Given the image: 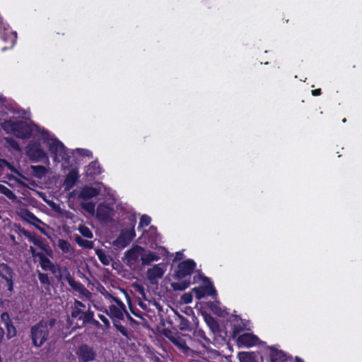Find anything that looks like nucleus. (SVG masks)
Instances as JSON below:
<instances>
[{
	"label": "nucleus",
	"mask_w": 362,
	"mask_h": 362,
	"mask_svg": "<svg viewBox=\"0 0 362 362\" xmlns=\"http://www.w3.org/2000/svg\"><path fill=\"white\" fill-rule=\"evenodd\" d=\"M56 319L49 318L48 320H41L30 327V337L33 346L41 347L49 339V329L56 324Z\"/></svg>",
	"instance_id": "nucleus-1"
},
{
	"label": "nucleus",
	"mask_w": 362,
	"mask_h": 362,
	"mask_svg": "<svg viewBox=\"0 0 362 362\" xmlns=\"http://www.w3.org/2000/svg\"><path fill=\"white\" fill-rule=\"evenodd\" d=\"M1 127L6 132H11L21 139H30L33 135L32 127L23 120H5Z\"/></svg>",
	"instance_id": "nucleus-2"
},
{
	"label": "nucleus",
	"mask_w": 362,
	"mask_h": 362,
	"mask_svg": "<svg viewBox=\"0 0 362 362\" xmlns=\"http://www.w3.org/2000/svg\"><path fill=\"white\" fill-rule=\"evenodd\" d=\"M109 315L112 320L114 327L124 337H128L129 332L127 329L120 322V320L124 319V313H127V310H123L121 308H118L115 305H111L109 306Z\"/></svg>",
	"instance_id": "nucleus-3"
},
{
	"label": "nucleus",
	"mask_w": 362,
	"mask_h": 362,
	"mask_svg": "<svg viewBox=\"0 0 362 362\" xmlns=\"http://www.w3.org/2000/svg\"><path fill=\"white\" fill-rule=\"evenodd\" d=\"M20 231L30 242L43 250V253L46 254L48 257H53L52 249L45 239L42 237H36L35 235L32 234L25 228H21Z\"/></svg>",
	"instance_id": "nucleus-4"
},
{
	"label": "nucleus",
	"mask_w": 362,
	"mask_h": 362,
	"mask_svg": "<svg viewBox=\"0 0 362 362\" xmlns=\"http://www.w3.org/2000/svg\"><path fill=\"white\" fill-rule=\"evenodd\" d=\"M196 263L193 259H187L180 262L177 267L173 277L177 280L190 276L196 268Z\"/></svg>",
	"instance_id": "nucleus-5"
},
{
	"label": "nucleus",
	"mask_w": 362,
	"mask_h": 362,
	"mask_svg": "<svg viewBox=\"0 0 362 362\" xmlns=\"http://www.w3.org/2000/svg\"><path fill=\"white\" fill-rule=\"evenodd\" d=\"M198 277L199 279H202L204 282H209V284L193 288L196 298L200 300L206 296H216L217 295L216 290L212 283L209 281V279L205 276L202 273H199Z\"/></svg>",
	"instance_id": "nucleus-6"
},
{
	"label": "nucleus",
	"mask_w": 362,
	"mask_h": 362,
	"mask_svg": "<svg viewBox=\"0 0 362 362\" xmlns=\"http://www.w3.org/2000/svg\"><path fill=\"white\" fill-rule=\"evenodd\" d=\"M48 149L51 154L54 156V160L58 157L62 160H68L69 156L66 152V148L64 144L57 138L52 139L48 143Z\"/></svg>",
	"instance_id": "nucleus-7"
},
{
	"label": "nucleus",
	"mask_w": 362,
	"mask_h": 362,
	"mask_svg": "<svg viewBox=\"0 0 362 362\" xmlns=\"http://www.w3.org/2000/svg\"><path fill=\"white\" fill-rule=\"evenodd\" d=\"M26 154L33 161H40L47 158L40 142L31 141L26 146Z\"/></svg>",
	"instance_id": "nucleus-8"
},
{
	"label": "nucleus",
	"mask_w": 362,
	"mask_h": 362,
	"mask_svg": "<svg viewBox=\"0 0 362 362\" xmlns=\"http://www.w3.org/2000/svg\"><path fill=\"white\" fill-rule=\"evenodd\" d=\"M76 354L81 362H90L95 360L97 354L92 346L86 344L80 345L76 351Z\"/></svg>",
	"instance_id": "nucleus-9"
},
{
	"label": "nucleus",
	"mask_w": 362,
	"mask_h": 362,
	"mask_svg": "<svg viewBox=\"0 0 362 362\" xmlns=\"http://www.w3.org/2000/svg\"><path fill=\"white\" fill-rule=\"evenodd\" d=\"M145 252V249L141 246L136 245L125 252V257L127 261L128 264H136L139 258L141 259V256L143 255V252Z\"/></svg>",
	"instance_id": "nucleus-10"
},
{
	"label": "nucleus",
	"mask_w": 362,
	"mask_h": 362,
	"mask_svg": "<svg viewBox=\"0 0 362 362\" xmlns=\"http://www.w3.org/2000/svg\"><path fill=\"white\" fill-rule=\"evenodd\" d=\"M165 273V269L160 264H155L151 268L148 269L146 272L147 279L151 284L157 282L158 279H161Z\"/></svg>",
	"instance_id": "nucleus-11"
},
{
	"label": "nucleus",
	"mask_w": 362,
	"mask_h": 362,
	"mask_svg": "<svg viewBox=\"0 0 362 362\" xmlns=\"http://www.w3.org/2000/svg\"><path fill=\"white\" fill-rule=\"evenodd\" d=\"M1 40L7 43V46L2 48V50H6L8 49L12 48L16 42L17 40V33L15 31H11L9 29L4 28V31L1 33Z\"/></svg>",
	"instance_id": "nucleus-12"
},
{
	"label": "nucleus",
	"mask_w": 362,
	"mask_h": 362,
	"mask_svg": "<svg viewBox=\"0 0 362 362\" xmlns=\"http://www.w3.org/2000/svg\"><path fill=\"white\" fill-rule=\"evenodd\" d=\"M79 174L77 169H71L66 175V178L64 181L63 186L66 191H69L72 189L75 185L78 182Z\"/></svg>",
	"instance_id": "nucleus-13"
},
{
	"label": "nucleus",
	"mask_w": 362,
	"mask_h": 362,
	"mask_svg": "<svg viewBox=\"0 0 362 362\" xmlns=\"http://www.w3.org/2000/svg\"><path fill=\"white\" fill-rule=\"evenodd\" d=\"M258 340L259 338L251 333H244L238 337V343L247 347L256 345Z\"/></svg>",
	"instance_id": "nucleus-14"
},
{
	"label": "nucleus",
	"mask_w": 362,
	"mask_h": 362,
	"mask_svg": "<svg viewBox=\"0 0 362 362\" xmlns=\"http://www.w3.org/2000/svg\"><path fill=\"white\" fill-rule=\"evenodd\" d=\"M49 257L46 254L42 253L38 258L39 264L43 271H49L54 274L57 272V268Z\"/></svg>",
	"instance_id": "nucleus-15"
},
{
	"label": "nucleus",
	"mask_w": 362,
	"mask_h": 362,
	"mask_svg": "<svg viewBox=\"0 0 362 362\" xmlns=\"http://www.w3.org/2000/svg\"><path fill=\"white\" fill-rule=\"evenodd\" d=\"M100 193L99 189L91 186H84L79 192L78 197L83 199H89L97 197Z\"/></svg>",
	"instance_id": "nucleus-16"
},
{
	"label": "nucleus",
	"mask_w": 362,
	"mask_h": 362,
	"mask_svg": "<svg viewBox=\"0 0 362 362\" xmlns=\"http://www.w3.org/2000/svg\"><path fill=\"white\" fill-rule=\"evenodd\" d=\"M96 217L102 221H109L111 218V209L105 205H99L96 211Z\"/></svg>",
	"instance_id": "nucleus-17"
},
{
	"label": "nucleus",
	"mask_w": 362,
	"mask_h": 362,
	"mask_svg": "<svg viewBox=\"0 0 362 362\" xmlns=\"http://www.w3.org/2000/svg\"><path fill=\"white\" fill-rule=\"evenodd\" d=\"M270 358L272 362H288L291 360L284 351L273 348L271 349Z\"/></svg>",
	"instance_id": "nucleus-18"
},
{
	"label": "nucleus",
	"mask_w": 362,
	"mask_h": 362,
	"mask_svg": "<svg viewBox=\"0 0 362 362\" xmlns=\"http://www.w3.org/2000/svg\"><path fill=\"white\" fill-rule=\"evenodd\" d=\"M193 338L197 341L202 347H206V345L211 344V340L206 336L205 332L201 329H197L193 332Z\"/></svg>",
	"instance_id": "nucleus-19"
},
{
	"label": "nucleus",
	"mask_w": 362,
	"mask_h": 362,
	"mask_svg": "<svg viewBox=\"0 0 362 362\" xmlns=\"http://www.w3.org/2000/svg\"><path fill=\"white\" fill-rule=\"evenodd\" d=\"M204 321L206 325L209 326L210 329L214 333H217L220 330V326L216 320L209 314H206L204 315Z\"/></svg>",
	"instance_id": "nucleus-20"
},
{
	"label": "nucleus",
	"mask_w": 362,
	"mask_h": 362,
	"mask_svg": "<svg viewBox=\"0 0 362 362\" xmlns=\"http://www.w3.org/2000/svg\"><path fill=\"white\" fill-rule=\"evenodd\" d=\"M160 257L155 252L148 251L147 253H143L141 256V261L143 265H149L152 262L159 260Z\"/></svg>",
	"instance_id": "nucleus-21"
},
{
	"label": "nucleus",
	"mask_w": 362,
	"mask_h": 362,
	"mask_svg": "<svg viewBox=\"0 0 362 362\" xmlns=\"http://www.w3.org/2000/svg\"><path fill=\"white\" fill-rule=\"evenodd\" d=\"M238 357L240 362H257V355L254 352H239Z\"/></svg>",
	"instance_id": "nucleus-22"
},
{
	"label": "nucleus",
	"mask_w": 362,
	"mask_h": 362,
	"mask_svg": "<svg viewBox=\"0 0 362 362\" xmlns=\"http://www.w3.org/2000/svg\"><path fill=\"white\" fill-rule=\"evenodd\" d=\"M170 341L177 347L182 351L183 353L187 354L189 351V348L187 346L185 341L180 337H170L169 338Z\"/></svg>",
	"instance_id": "nucleus-23"
},
{
	"label": "nucleus",
	"mask_w": 362,
	"mask_h": 362,
	"mask_svg": "<svg viewBox=\"0 0 362 362\" xmlns=\"http://www.w3.org/2000/svg\"><path fill=\"white\" fill-rule=\"evenodd\" d=\"M13 269L6 263L0 264V276L4 279H10L13 276Z\"/></svg>",
	"instance_id": "nucleus-24"
},
{
	"label": "nucleus",
	"mask_w": 362,
	"mask_h": 362,
	"mask_svg": "<svg viewBox=\"0 0 362 362\" xmlns=\"http://www.w3.org/2000/svg\"><path fill=\"white\" fill-rule=\"evenodd\" d=\"M132 240V235L130 238H127V234L121 233L115 241V245L121 247H127Z\"/></svg>",
	"instance_id": "nucleus-25"
},
{
	"label": "nucleus",
	"mask_w": 362,
	"mask_h": 362,
	"mask_svg": "<svg viewBox=\"0 0 362 362\" xmlns=\"http://www.w3.org/2000/svg\"><path fill=\"white\" fill-rule=\"evenodd\" d=\"M66 281L69 285L74 290L78 292H81L85 288L84 286L79 281H76L74 277L69 274L66 277Z\"/></svg>",
	"instance_id": "nucleus-26"
},
{
	"label": "nucleus",
	"mask_w": 362,
	"mask_h": 362,
	"mask_svg": "<svg viewBox=\"0 0 362 362\" xmlns=\"http://www.w3.org/2000/svg\"><path fill=\"white\" fill-rule=\"evenodd\" d=\"M37 277L40 284L44 286L46 291L50 290L51 281L47 274L37 272Z\"/></svg>",
	"instance_id": "nucleus-27"
},
{
	"label": "nucleus",
	"mask_w": 362,
	"mask_h": 362,
	"mask_svg": "<svg viewBox=\"0 0 362 362\" xmlns=\"http://www.w3.org/2000/svg\"><path fill=\"white\" fill-rule=\"evenodd\" d=\"M191 284L190 280H183L181 282H173L170 286L173 291H184Z\"/></svg>",
	"instance_id": "nucleus-28"
},
{
	"label": "nucleus",
	"mask_w": 362,
	"mask_h": 362,
	"mask_svg": "<svg viewBox=\"0 0 362 362\" xmlns=\"http://www.w3.org/2000/svg\"><path fill=\"white\" fill-rule=\"evenodd\" d=\"M95 254L100 262L104 265H108L110 262V258L107 256L103 249H96Z\"/></svg>",
	"instance_id": "nucleus-29"
},
{
	"label": "nucleus",
	"mask_w": 362,
	"mask_h": 362,
	"mask_svg": "<svg viewBox=\"0 0 362 362\" xmlns=\"http://www.w3.org/2000/svg\"><path fill=\"white\" fill-rule=\"evenodd\" d=\"M203 348L204 349V354H206V358L210 359H216L221 356L219 351L211 348L210 345H206V347Z\"/></svg>",
	"instance_id": "nucleus-30"
},
{
	"label": "nucleus",
	"mask_w": 362,
	"mask_h": 362,
	"mask_svg": "<svg viewBox=\"0 0 362 362\" xmlns=\"http://www.w3.org/2000/svg\"><path fill=\"white\" fill-rule=\"evenodd\" d=\"M75 241L80 247L83 248L92 249L94 246L93 241L85 240L79 235L75 237Z\"/></svg>",
	"instance_id": "nucleus-31"
},
{
	"label": "nucleus",
	"mask_w": 362,
	"mask_h": 362,
	"mask_svg": "<svg viewBox=\"0 0 362 362\" xmlns=\"http://www.w3.org/2000/svg\"><path fill=\"white\" fill-rule=\"evenodd\" d=\"M58 247L64 253L73 252L70 243L67 240L59 239L58 240Z\"/></svg>",
	"instance_id": "nucleus-32"
},
{
	"label": "nucleus",
	"mask_w": 362,
	"mask_h": 362,
	"mask_svg": "<svg viewBox=\"0 0 362 362\" xmlns=\"http://www.w3.org/2000/svg\"><path fill=\"white\" fill-rule=\"evenodd\" d=\"M94 313L91 310L82 312L81 315L78 317V320H81L83 324L92 322L93 320Z\"/></svg>",
	"instance_id": "nucleus-33"
},
{
	"label": "nucleus",
	"mask_w": 362,
	"mask_h": 362,
	"mask_svg": "<svg viewBox=\"0 0 362 362\" xmlns=\"http://www.w3.org/2000/svg\"><path fill=\"white\" fill-rule=\"evenodd\" d=\"M0 194L5 195L11 200H14L16 198L15 193L12 190L1 184H0Z\"/></svg>",
	"instance_id": "nucleus-34"
},
{
	"label": "nucleus",
	"mask_w": 362,
	"mask_h": 362,
	"mask_svg": "<svg viewBox=\"0 0 362 362\" xmlns=\"http://www.w3.org/2000/svg\"><path fill=\"white\" fill-rule=\"evenodd\" d=\"M31 168L33 170V172L35 176H36L37 177H42L47 173V169L43 165H32Z\"/></svg>",
	"instance_id": "nucleus-35"
},
{
	"label": "nucleus",
	"mask_w": 362,
	"mask_h": 362,
	"mask_svg": "<svg viewBox=\"0 0 362 362\" xmlns=\"http://www.w3.org/2000/svg\"><path fill=\"white\" fill-rule=\"evenodd\" d=\"M179 325L178 327L180 330H188L189 327V320L182 315H178Z\"/></svg>",
	"instance_id": "nucleus-36"
},
{
	"label": "nucleus",
	"mask_w": 362,
	"mask_h": 362,
	"mask_svg": "<svg viewBox=\"0 0 362 362\" xmlns=\"http://www.w3.org/2000/svg\"><path fill=\"white\" fill-rule=\"evenodd\" d=\"M88 170L90 174L99 175L101 173V168L97 161H93L88 165Z\"/></svg>",
	"instance_id": "nucleus-37"
},
{
	"label": "nucleus",
	"mask_w": 362,
	"mask_h": 362,
	"mask_svg": "<svg viewBox=\"0 0 362 362\" xmlns=\"http://www.w3.org/2000/svg\"><path fill=\"white\" fill-rule=\"evenodd\" d=\"M80 233L85 238H92L93 235L90 228L86 226H81L78 228Z\"/></svg>",
	"instance_id": "nucleus-38"
},
{
	"label": "nucleus",
	"mask_w": 362,
	"mask_h": 362,
	"mask_svg": "<svg viewBox=\"0 0 362 362\" xmlns=\"http://www.w3.org/2000/svg\"><path fill=\"white\" fill-rule=\"evenodd\" d=\"M151 218L149 216H148L146 214L142 215L140 218V221L139 223L138 228L148 226L151 223Z\"/></svg>",
	"instance_id": "nucleus-39"
},
{
	"label": "nucleus",
	"mask_w": 362,
	"mask_h": 362,
	"mask_svg": "<svg viewBox=\"0 0 362 362\" xmlns=\"http://www.w3.org/2000/svg\"><path fill=\"white\" fill-rule=\"evenodd\" d=\"M81 207L86 211L90 214H93L95 211V204L93 202H88L86 203H82Z\"/></svg>",
	"instance_id": "nucleus-40"
},
{
	"label": "nucleus",
	"mask_w": 362,
	"mask_h": 362,
	"mask_svg": "<svg viewBox=\"0 0 362 362\" xmlns=\"http://www.w3.org/2000/svg\"><path fill=\"white\" fill-rule=\"evenodd\" d=\"M6 142L13 149H14L16 151L21 150V147H20L18 142L17 141H16L13 138H11V137L6 138Z\"/></svg>",
	"instance_id": "nucleus-41"
},
{
	"label": "nucleus",
	"mask_w": 362,
	"mask_h": 362,
	"mask_svg": "<svg viewBox=\"0 0 362 362\" xmlns=\"http://www.w3.org/2000/svg\"><path fill=\"white\" fill-rule=\"evenodd\" d=\"M5 326L6 327V330H7V337H8V338L10 339V338L13 337L14 336H16V329L14 327V325H13L12 322L11 323H8V324L5 325Z\"/></svg>",
	"instance_id": "nucleus-42"
},
{
	"label": "nucleus",
	"mask_w": 362,
	"mask_h": 362,
	"mask_svg": "<svg viewBox=\"0 0 362 362\" xmlns=\"http://www.w3.org/2000/svg\"><path fill=\"white\" fill-rule=\"evenodd\" d=\"M181 299L185 303L188 304L192 301L193 297L190 293H185L182 295Z\"/></svg>",
	"instance_id": "nucleus-43"
},
{
	"label": "nucleus",
	"mask_w": 362,
	"mask_h": 362,
	"mask_svg": "<svg viewBox=\"0 0 362 362\" xmlns=\"http://www.w3.org/2000/svg\"><path fill=\"white\" fill-rule=\"evenodd\" d=\"M1 320L4 323V325L11 323L12 322L9 314L6 312H4L1 315Z\"/></svg>",
	"instance_id": "nucleus-44"
},
{
	"label": "nucleus",
	"mask_w": 362,
	"mask_h": 362,
	"mask_svg": "<svg viewBox=\"0 0 362 362\" xmlns=\"http://www.w3.org/2000/svg\"><path fill=\"white\" fill-rule=\"evenodd\" d=\"M82 312L83 311L81 310V309L75 307L71 310V317L73 318H77V317L78 318L79 316L81 315Z\"/></svg>",
	"instance_id": "nucleus-45"
},
{
	"label": "nucleus",
	"mask_w": 362,
	"mask_h": 362,
	"mask_svg": "<svg viewBox=\"0 0 362 362\" xmlns=\"http://www.w3.org/2000/svg\"><path fill=\"white\" fill-rule=\"evenodd\" d=\"M112 300L117 303L118 308H121L123 310H125L126 306L124 303L117 297H112Z\"/></svg>",
	"instance_id": "nucleus-46"
},
{
	"label": "nucleus",
	"mask_w": 362,
	"mask_h": 362,
	"mask_svg": "<svg viewBox=\"0 0 362 362\" xmlns=\"http://www.w3.org/2000/svg\"><path fill=\"white\" fill-rule=\"evenodd\" d=\"M5 280L6 281L7 290L10 292L13 291V277H11L10 279L8 278Z\"/></svg>",
	"instance_id": "nucleus-47"
},
{
	"label": "nucleus",
	"mask_w": 362,
	"mask_h": 362,
	"mask_svg": "<svg viewBox=\"0 0 362 362\" xmlns=\"http://www.w3.org/2000/svg\"><path fill=\"white\" fill-rule=\"evenodd\" d=\"M243 330V328L241 327L240 326H234L233 329V336L235 337H238L240 334V332Z\"/></svg>",
	"instance_id": "nucleus-48"
},
{
	"label": "nucleus",
	"mask_w": 362,
	"mask_h": 362,
	"mask_svg": "<svg viewBox=\"0 0 362 362\" xmlns=\"http://www.w3.org/2000/svg\"><path fill=\"white\" fill-rule=\"evenodd\" d=\"M99 319L101 320V322L104 324V325L109 328L110 326V322L108 319L103 315H99Z\"/></svg>",
	"instance_id": "nucleus-49"
},
{
	"label": "nucleus",
	"mask_w": 362,
	"mask_h": 362,
	"mask_svg": "<svg viewBox=\"0 0 362 362\" xmlns=\"http://www.w3.org/2000/svg\"><path fill=\"white\" fill-rule=\"evenodd\" d=\"M5 168H7L12 173L19 174L18 170L11 163H9L8 160H6V163H5Z\"/></svg>",
	"instance_id": "nucleus-50"
},
{
	"label": "nucleus",
	"mask_w": 362,
	"mask_h": 362,
	"mask_svg": "<svg viewBox=\"0 0 362 362\" xmlns=\"http://www.w3.org/2000/svg\"><path fill=\"white\" fill-rule=\"evenodd\" d=\"M30 251L32 254L33 257L39 258V257L43 253L40 252H37L33 247H30Z\"/></svg>",
	"instance_id": "nucleus-51"
},
{
	"label": "nucleus",
	"mask_w": 362,
	"mask_h": 362,
	"mask_svg": "<svg viewBox=\"0 0 362 362\" xmlns=\"http://www.w3.org/2000/svg\"><path fill=\"white\" fill-rule=\"evenodd\" d=\"M122 234H127V238H130V236L132 235V240L134 239V238L135 237L136 235V233H135V230L134 229V227L132 228L131 230H129V231H127V232H123L122 233Z\"/></svg>",
	"instance_id": "nucleus-52"
},
{
	"label": "nucleus",
	"mask_w": 362,
	"mask_h": 362,
	"mask_svg": "<svg viewBox=\"0 0 362 362\" xmlns=\"http://www.w3.org/2000/svg\"><path fill=\"white\" fill-rule=\"evenodd\" d=\"M74 305H75V307L76 308H86V305L85 304H83L82 302H81L80 300H75V302H74Z\"/></svg>",
	"instance_id": "nucleus-53"
},
{
	"label": "nucleus",
	"mask_w": 362,
	"mask_h": 362,
	"mask_svg": "<svg viewBox=\"0 0 362 362\" xmlns=\"http://www.w3.org/2000/svg\"><path fill=\"white\" fill-rule=\"evenodd\" d=\"M322 94V90L320 88L314 89L312 90V95L313 96H319Z\"/></svg>",
	"instance_id": "nucleus-54"
},
{
	"label": "nucleus",
	"mask_w": 362,
	"mask_h": 362,
	"mask_svg": "<svg viewBox=\"0 0 362 362\" xmlns=\"http://www.w3.org/2000/svg\"><path fill=\"white\" fill-rule=\"evenodd\" d=\"M5 163H6V160L0 158V168H5Z\"/></svg>",
	"instance_id": "nucleus-55"
},
{
	"label": "nucleus",
	"mask_w": 362,
	"mask_h": 362,
	"mask_svg": "<svg viewBox=\"0 0 362 362\" xmlns=\"http://www.w3.org/2000/svg\"><path fill=\"white\" fill-rule=\"evenodd\" d=\"M4 334H5V332H4V329L0 327V344L2 341V339L4 338Z\"/></svg>",
	"instance_id": "nucleus-56"
},
{
	"label": "nucleus",
	"mask_w": 362,
	"mask_h": 362,
	"mask_svg": "<svg viewBox=\"0 0 362 362\" xmlns=\"http://www.w3.org/2000/svg\"><path fill=\"white\" fill-rule=\"evenodd\" d=\"M78 151H81L82 153H81V155L82 156H88V153H90V151H88V150H85V149H78Z\"/></svg>",
	"instance_id": "nucleus-57"
},
{
	"label": "nucleus",
	"mask_w": 362,
	"mask_h": 362,
	"mask_svg": "<svg viewBox=\"0 0 362 362\" xmlns=\"http://www.w3.org/2000/svg\"><path fill=\"white\" fill-rule=\"evenodd\" d=\"M125 313L127 314V318L130 322H134V323L136 322V320L134 319H133L129 314H128L127 313Z\"/></svg>",
	"instance_id": "nucleus-58"
},
{
	"label": "nucleus",
	"mask_w": 362,
	"mask_h": 362,
	"mask_svg": "<svg viewBox=\"0 0 362 362\" xmlns=\"http://www.w3.org/2000/svg\"><path fill=\"white\" fill-rule=\"evenodd\" d=\"M30 216L33 219H34V220H35V221H38V222H41V221H40L39 218H37L34 214H33L32 213H30Z\"/></svg>",
	"instance_id": "nucleus-59"
},
{
	"label": "nucleus",
	"mask_w": 362,
	"mask_h": 362,
	"mask_svg": "<svg viewBox=\"0 0 362 362\" xmlns=\"http://www.w3.org/2000/svg\"><path fill=\"white\" fill-rule=\"evenodd\" d=\"M37 228L42 233H45V230L44 228L40 227V226H37Z\"/></svg>",
	"instance_id": "nucleus-60"
},
{
	"label": "nucleus",
	"mask_w": 362,
	"mask_h": 362,
	"mask_svg": "<svg viewBox=\"0 0 362 362\" xmlns=\"http://www.w3.org/2000/svg\"><path fill=\"white\" fill-rule=\"evenodd\" d=\"M132 313H133L135 316L141 317V316H140L139 314L136 313H135V312H134L133 310H132Z\"/></svg>",
	"instance_id": "nucleus-61"
},
{
	"label": "nucleus",
	"mask_w": 362,
	"mask_h": 362,
	"mask_svg": "<svg viewBox=\"0 0 362 362\" xmlns=\"http://www.w3.org/2000/svg\"><path fill=\"white\" fill-rule=\"evenodd\" d=\"M180 255H181V253L177 252L176 255V259H178L180 257Z\"/></svg>",
	"instance_id": "nucleus-62"
},
{
	"label": "nucleus",
	"mask_w": 362,
	"mask_h": 362,
	"mask_svg": "<svg viewBox=\"0 0 362 362\" xmlns=\"http://www.w3.org/2000/svg\"><path fill=\"white\" fill-rule=\"evenodd\" d=\"M180 255H181V253L177 252L176 255V259H178L180 257Z\"/></svg>",
	"instance_id": "nucleus-63"
},
{
	"label": "nucleus",
	"mask_w": 362,
	"mask_h": 362,
	"mask_svg": "<svg viewBox=\"0 0 362 362\" xmlns=\"http://www.w3.org/2000/svg\"><path fill=\"white\" fill-rule=\"evenodd\" d=\"M196 279H197V276H194V282H196V281H197Z\"/></svg>",
	"instance_id": "nucleus-64"
}]
</instances>
